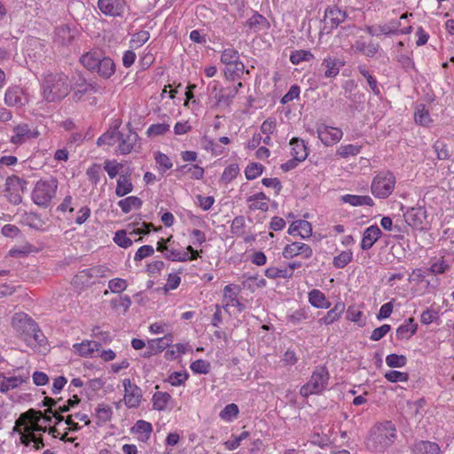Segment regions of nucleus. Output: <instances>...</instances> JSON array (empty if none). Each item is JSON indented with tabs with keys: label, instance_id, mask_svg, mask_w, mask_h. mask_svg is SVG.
Here are the masks:
<instances>
[{
	"label": "nucleus",
	"instance_id": "60",
	"mask_svg": "<svg viewBox=\"0 0 454 454\" xmlns=\"http://www.w3.org/2000/svg\"><path fill=\"white\" fill-rule=\"evenodd\" d=\"M59 400H55L51 397H44L43 401V406H48L49 408L45 410L43 414V421L44 422H51V417L49 415V413H52V411L55 410L56 406L58 405Z\"/></svg>",
	"mask_w": 454,
	"mask_h": 454
},
{
	"label": "nucleus",
	"instance_id": "40",
	"mask_svg": "<svg viewBox=\"0 0 454 454\" xmlns=\"http://www.w3.org/2000/svg\"><path fill=\"white\" fill-rule=\"evenodd\" d=\"M132 191V184L130 178L127 176H121L117 180L116 195L122 197Z\"/></svg>",
	"mask_w": 454,
	"mask_h": 454
},
{
	"label": "nucleus",
	"instance_id": "20",
	"mask_svg": "<svg viewBox=\"0 0 454 454\" xmlns=\"http://www.w3.org/2000/svg\"><path fill=\"white\" fill-rule=\"evenodd\" d=\"M29 380L28 373L18 376H6L0 373V392L4 394L9 390L18 388L23 383H27Z\"/></svg>",
	"mask_w": 454,
	"mask_h": 454
},
{
	"label": "nucleus",
	"instance_id": "59",
	"mask_svg": "<svg viewBox=\"0 0 454 454\" xmlns=\"http://www.w3.org/2000/svg\"><path fill=\"white\" fill-rule=\"evenodd\" d=\"M114 241L121 247L128 248L132 245V240L127 236L126 231H117L114 237Z\"/></svg>",
	"mask_w": 454,
	"mask_h": 454
},
{
	"label": "nucleus",
	"instance_id": "21",
	"mask_svg": "<svg viewBox=\"0 0 454 454\" xmlns=\"http://www.w3.org/2000/svg\"><path fill=\"white\" fill-rule=\"evenodd\" d=\"M4 102L12 107H21L27 102V98L21 88L14 86L5 91Z\"/></svg>",
	"mask_w": 454,
	"mask_h": 454
},
{
	"label": "nucleus",
	"instance_id": "38",
	"mask_svg": "<svg viewBox=\"0 0 454 454\" xmlns=\"http://www.w3.org/2000/svg\"><path fill=\"white\" fill-rule=\"evenodd\" d=\"M245 71V65L243 62L239 61L231 66H226L224 69V74L227 79L235 80L241 78Z\"/></svg>",
	"mask_w": 454,
	"mask_h": 454
},
{
	"label": "nucleus",
	"instance_id": "28",
	"mask_svg": "<svg viewBox=\"0 0 454 454\" xmlns=\"http://www.w3.org/2000/svg\"><path fill=\"white\" fill-rule=\"evenodd\" d=\"M288 233L291 235L298 234L302 239L309 238L312 234L310 223L305 220H298L292 223L289 226Z\"/></svg>",
	"mask_w": 454,
	"mask_h": 454
},
{
	"label": "nucleus",
	"instance_id": "56",
	"mask_svg": "<svg viewBox=\"0 0 454 454\" xmlns=\"http://www.w3.org/2000/svg\"><path fill=\"white\" fill-rule=\"evenodd\" d=\"M190 368L194 373L207 374L210 371V364L207 360L198 359L191 364Z\"/></svg>",
	"mask_w": 454,
	"mask_h": 454
},
{
	"label": "nucleus",
	"instance_id": "16",
	"mask_svg": "<svg viewBox=\"0 0 454 454\" xmlns=\"http://www.w3.org/2000/svg\"><path fill=\"white\" fill-rule=\"evenodd\" d=\"M312 254V248L302 242H293L286 245L283 250V256L286 259H291L295 256H301L302 259H309Z\"/></svg>",
	"mask_w": 454,
	"mask_h": 454
},
{
	"label": "nucleus",
	"instance_id": "64",
	"mask_svg": "<svg viewBox=\"0 0 454 454\" xmlns=\"http://www.w3.org/2000/svg\"><path fill=\"white\" fill-rule=\"evenodd\" d=\"M127 286L128 285L126 280L122 278H114L108 282V287L111 292L116 294L123 292L126 290Z\"/></svg>",
	"mask_w": 454,
	"mask_h": 454
},
{
	"label": "nucleus",
	"instance_id": "11",
	"mask_svg": "<svg viewBox=\"0 0 454 454\" xmlns=\"http://www.w3.org/2000/svg\"><path fill=\"white\" fill-rule=\"evenodd\" d=\"M124 387L123 401L125 405L129 408H137L142 400V390L136 384H133L129 379H124L122 380Z\"/></svg>",
	"mask_w": 454,
	"mask_h": 454
},
{
	"label": "nucleus",
	"instance_id": "25",
	"mask_svg": "<svg viewBox=\"0 0 454 454\" xmlns=\"http://www.w3.org/2000/svg\"><path fill=\"white\" fill-rule=\"evenodd\" d=\"M106 269L100 266L92 267L81 270L75 276V281H80L83 285L94 283L95 279L102 278Z\"/></svg>",
	"mask_w": 454,
	"mask_h": 454
},
{
	"label": "nucleus",
	"instance_id": "9",
	"mask_svg": "<svg viewBox=\"0 0 454 454\" xmlns=\"http://www.w3.org/2000/svg\"><path fill=\"white\" fill-rule=\"evenodd\" d=\"M20 324V326H24L27 333H30L33 339L39 345H43L45 341V337L42 331L38 328L35 322L29 317L24 314H16L12 317V325L17 326V324Z\"/></svg>",
	"mask_w": 454,
	"mask_h": 454
},
{
	"label": "nucleus",
	"instance_id": "24",
	"mask_svg": "<svg viewBox=\"0 0 454 454\" xmlns=\"http://www.w3.org/2000/svg\"><path fill=\"white\" fill-rule=\"evenodd\" d=\"M26 185L27 182L19 176H9L5 181V191L7 192L5 196L20 199Z\"/></svg>",
	"mask_w": 454,
	"mask_h": 454
},
{
	"label": "nucleus",
	"instance_id": "55",
	"mask_svg": "<svg viewBox=\"0 0 454 454\" xmlns=\"http://www.w3.org/2000/svg\"><path fill=\"white\" fill-rule=\"evenodd\" d=\"M265 276L269 278H290V270L285 269H278L276 267H270L266 269L265 270Z\"/></svg>",
	"mask_w": 454,
	"mask_h": 454
},
{
	"label": "nucleus",
	"instance_id": "37",
	"mask_svg": "<svg viewBox=\"0 0 454 454\" xmlns=\"http://www.w3.org/2000/svg\"><path fill=\"white\" fill-rule=\"evenodd\" d=\"M101 54L102 53L98 51H89L81 57L80 61L85 68L90 71L91 69L96 68L97 61L100 58Z\"/></svg>",
	"mask_w": 454,
	"mask_h": 454
},
{
	"label": "nucleus",
	"instance_id": "19",
	"mask_svg": "<svg viewBox=\"0 0 454 454\" xmlns=\"http://www.w3.org/2000/svg\"><path fill=\"white\" fill-rule=\"evenodd\" d=\"M98 7L103 14L117 17L123 13L125 3L123 0H98Z\"/></svg>",
	"mask_w": 454,
	"mask_h": 454
},
{
	"label": "nucleus",
	"instance_id": "48",
	"mask_svg": "<svg viewBox=\"0 0 454 454\" xmlns=\"http://www.w3.org/2000/svg\"><path fill=\"white\" fill-rule=\"evenodd\" d=\"M239 407L235 403L227 404L220 412V418L227 422L232 421L239 415Z\"/></svg>",
	"mask_w": 454,
	"mask_h": 454
},
{
	"label": "nucleus",
	"instance_id": "52",
	"mask_svg": "<svg viewBox=\"0 0 454 454\" xmlns=\"http://www.w3.org/2000/svg\"><path fill=\"white\" fill-rule=\"evenodd\" d=\"M386 364L392 368H401L406 365L407 358L403 355L390 354L386 357Z\"/></svg>",
	"mask_w": 454,
	"mask_h": 454
},
{
	"label": "nucleus",
	"instance_id": "30",
	"mask_svg": "<svg viewBox=\"0 0 454 454\" xmlns=\"http://www.w3.org/2000/svg\"><path fill=\"white\" fill-rule=\"evenodd\" d=\"M418 325L414 318L410 317L396 329V338L398 340H409L417 331Z\"/></svg>",
	"mask_w": 454,
	"mask_h": 454
},
{
	"label": "nucleus",
	"instance_id": "13",
	"mask_svg": "<svg viewBox=\"0 0 454 454\" xmlns=\"http://www.w3.org/2000/svg\"><path fill=\"white\" fill-rule=\"evenodd\" d=\"M317 133L318 138L326 146L337 144L343 136V132L340 129L330 127L325 124L317 125Z\"/></svg>",
	"mask_w": 454,
	"mask_h": 454
},
{
	"label": "nucleus",
	"instance_id": "27",
	"mask_svg": "<svg viewBox=\"0 0 454 454\" xmlns=\"http://www.w3.org/2000/svg\"><path fill=\"white\" fill-rule=\"evenodd\" d=\"M381 231L377 225H371L370 227L366 228L363 234L361 248L363 250L370 249L379 239Z\"/></svg>",
	"mask_w": 454,
	"mask_h": 454
},
{
	"label": "nucleus",
	"instance_id": "41",
	"mask_svg": "<svg viewBox=\"0 0 454 454\" xmlns=\"http://www.w3.org/2000/svg\"><path fill=\"white\" fill-rule=\"evenodd\" d=\"M239 60V53L234 48L224 49L221 55V62L226 66H231Z\"/></svg>",
	"mask_w": 454,
	"mask_h": 454
},
{
	"label": "nucleus",
	"instance_id": "32",
	"mask_svg": "<svg viewBox=\"0 0 454 454\" xmlns=\"http://www.w3.org/2000/svg\"><path fill=\"white\" fill-rule=\"evenodd\" d=\"M291 154L298 161H303L308 157V150L302 139L294 137L290 141Z\"/></svg>",
	"mask_w": 454,
	"mask_h": 454
},
{
	"label": "nucleus",
	"instance_id": "12",
	"mask_svg": "<svg viewBox=\"0 0 454 454\" xmlns=\"http://www.w3.org/2000/svg\"><path fill=\"white\" fill-rule=\"evenodd\" d=\"M58 182L50 177L39 180L33 191V199H53L56 195Z\"/></svg>",
	"mask_w": 454,
	"mask_h": 454
},
{
	"label": "nucleus",
	"instance_id": "23",
	"mask_svg": "<svg viewBox=\"0 0 454 454\" xmlns=\"http://www.w3.org/2000/svg\"><path fill=\"white\" fill-rule=\"evenodd\" d=\"M252 16L249 17L244 23V26L253 32H259L270 28V24L269 20L256 11L250 10Z\"/></svg>",
	"mask_w": 454,
	"mask_h": 454
},
{
	"label": "nucleus",
	"instance_id": "6",
	"mask_svg": "<svg viewBox=\"0 0 454 454\" xmlns=\"http://www.w3.org/2000/svg\"><path fill=\"white\" fill-rule=\"evenodd\" d=\"M41 421L44 424L48 423L43 421V415L41 411L30 409L20 416L16 420V426L24 427L25 432L35 434V432H46V427L39 424Z\"/></svg>",
	"mask_w": 454,
	"mask_h": 454
},
{
	"label": "nucleus",
	"instance_id": "1",
	"mask_svg": "<svg viewBox=\"0 0 454 454\" xmlns=\"http://www.w3.org/2000/svg\"><path fill=\"white\" fill-rule=\"evenodd\" d=\"M397 438L395 425L390 420L375 423L365 440L366 449L373 452H384Z\"/></svg>",
	"mask_w": 454,
	"mask_h": 454
},
{
	"label": "nucleus",
	"instance_id": "51",
	"mask_svg": "<svg viewBox=\"0 0 454 454\" xmlns=\"http://www.w3.org/2000/svg\"><path fill=\"white\" fill-rule=\"evenodd\" d=\"M358 71L367 81V83L370 86L371 90L373 91V93L379 95L380 93V90L378 87L376 78L369 73V71L365 68L364 66H359Z\"/></svg>",
	"mask_w": 454,
	"mask_h": 454
},
{
	"label": "nucleus",
	"instance_id": "43",
	"mask_svg": "<svg viewBox=\"0 0 454 454\" xmlns=\"http://www.w3.org/2000/svg\"><path fill=\"white\" fill-rule=\"evenodd\" d=\"M414 120L416 123L421 126H427L432 121L429 112L426 109L424 105H419L416 108Z\"/></svg>",
	"mask_w": 454,
	"mask_h": 454
},
{
	"label": "nucleus",
	"instance_id": "63",
	"mask_svg": "<svg viewBox=\"0 0 454 454\" xmlns=\"http://www.w3.org/2000/svg\"><path fill=\"white\" fill-rule=\"evenodd\" d=\"M112 409L105 404H99L97 408V418L99 421L106 423L112 418Z\"/></svg>",
	"mask_w": 454,
	"mask_h": 454
},
{
	"label": "nucleus",
	"instance_id": "57",
	"mask_svg": "<svg viewBox=\"0 0 454 454\" xmlns=\"http://www.w3.org/2000/svg\"><path fill=\"white\" fill-rule=\"evenodd\" d=\"M263 170V166L260 163H250L245 169V176L248 180H253L259 176Z\"/></svg>",
	"mask_w": 454,
	"mask_h": 454
},
{
	"label": "nucleus",
	"instance_id": "29",
	"mask_svg": "<svg viewBox=\"0 0 454 454\" xmlns=\"http://www.w3.org/2000/svg\"><path fill=\"white\" fill-rule=\"evenodd\" d=\"M153 432V426L151 423L140 419L131 427V433L138 434V440L141 442H147Z\"/></svg>",
	"mask_w": 454,
	"mask_h": 454
},
{
	"label": "nucleus",
	"instance_id": "35",
	"mask_svg": "<svg viewBox=\"0 0 454 454\" xmlns=\"http://www.w3.org/2000/svg\"><path fill=\"white\" fill-rule=\"evenodd\" d=\"M309 301L316 308L327 309L330 302L326 300L325 295L318 289H313L309 293Z\"/></svg>",
	"mask_w": 454,
	"mask_h": 454
},
{
	"label": "nucleus",
	"instance_id": "33",
	"mask_svg": "<svg viewBox=\"0 0 454 454\" xmlns=\"http://www.w3.org/2000/svg\"><path fill=\"white\" fill-rule=\"evenodd\" d=\"M344 310L345 304L341 301L337 302L335 306L332 309H330L324 317L319 319V323L321 325H331L340 317Z\"/></svg>",
	"mask_w": 454,
	"mask_h": 454
},
{
	"label": "nucleus",
	"instance_id": "47",
	"mask_svg": "<svg viewBox=\"0 0 454 454\" xmlns=\"http://www.w3.org/2000/svg\"><path fill=\"white\" fill-rule=\"evenodd\" d=\"M314 59V55L310 51L298 50L290 55V61L294 65H299L302 61H309Z\"/></svg>",
	"mask_w": 454,
	"mask_h": 454
},
{
	"label": "nucleus",
	"instance_id": "17",
	"mask_svg": "<svg viewBox=\"0 0 454 454\" xmlns=\"http://www.w3.org/2000/svg\"><path fill=\"white\" fill-rule=\"evenodd\" d=\"M138 138V135L132 130H129L127 133L120 131L117 137V152L121 154L130 153L134 150Z\"/></svg>",
	"mask_w": 454,
	"mask_h": 454
},
{
	"label": "nucleus",
	"instance_id": "3",
	"mask_svg": "<svg viewBox=\"0 0 454 454\" xmlns=\"http://www.w3.org/2000/svg\"><path fill=\"white\" fill-rule=\"evenodd\" d=\"M329 372L325 366L317 367L309 380L300 389V395L308 397L311 395H319L328 386Z\"/></svg>",
	"mask_w": 454,
	"mask_h": 454
},
{
	"label": "nucleus",
	"instance_id": "53",
	"mask_svg": "<svg viewBox=\"0 0 454 454\" xmlns=\"http://www.w3.org/2000/svg\"><path fill=\"white\" fill-rule=\"evenodd\" d=\"M239 173V167L237 163H232L227 166L221 176V180L223 183H230L232 181Z\"/></svg>",
	"mask_w": 454,
	"mask_h": 454
},
{
	"label": "nucleus",
	"instance_id": "49",
	"mask_svg": "<svg viewBox=\"0 0 454 454\" xmlns=\"http://www.w3.org/2000/svg\"><path fill=\"white\" fill-rule=\"evenodd\" d=\"M112 307L116 310H121L123 313L131 306V299L128 295H121L111 301Z\"/></svg>",
	"mask_w": 454,
	"mask_h": 454
},
{
	"label": "nucleus",
	"instance_id": "45",
	"mask_svg": "<svg viewBox=\"0 0 454 454\" xmlns=\"http://www.w3.org/2000/svg\"><path fill=\"white\" fill-rule=\"evenodd\" d=\"M400 27V20H392L386 24L379 25L377 30L380 35H389L399 33Z\"/></svg>",
	"mask_w": 454,
	"mask_h": 454
},
{
	"label": "nucleus",
	"instance_id": "39",
	"mask_svg": "<svg viewBox=\"0 0 454 454\" xmlns=\"http://www.w3.org/2000/svg\"><path fill=\"white\" fill-rule=\"evenodd\" d=\"M154 160L158 168V170L160 174H164L167 170L170 169L173 167L172 160L169 157L162 153L160 152H156L154 153Z\"/></svg>",
	"mask_w": 454,
	"mask_h": 454
},
{
	"label": "nucleus",
	"instance_id": "62",
	"mask_svg": "<svg viewBox=\"0 0 454 454\" xmlns=\"http://www.w3.org/2000/svg\"><path fill=\"white\" fill-rule=\"evenodd\" d=\"M385 378L389 382H406L409 380L407 372L389 371L385 373Z\"/></svg>",
	"mask_w": 454,
	"mask_h": 454
},
{
	"label": "nucleus",
	"instance_id": "2",
	"mask_svg": "<svg viewBox=\"0 0 454 454\" xmlns=\"http://www.w3.org/2000/svg\"><path fill=\"white\" fill-rule=\"evenodd\" d=\"M68 77L63 73H50L44 75L42 96L47 102H57L66 98L70 91Z\"/></svg>",
	"mask_w": 454,
	"mask_h": 454
},
{
	"label": "nucleus",
	"instance_id": "31",
	"mask_svg": "<svg viewBox=\"0 0 454 454\" xmlns=\"http://www.w3.org/2000/svg\"><path fill=\"white\" fill-rule=\"evenodd\" d=\"M174 337L172 333H168L161 338L151 340L148 342L149 348L152 353L157 354L162 352L168 348L173 342Z\"/></svg>",
	"mask_w": 454,
	"mask_h": 454
},
{
	"label": "nucleus",
	"instance_id": "4",
	"mask_svg": "<svg viewBox=\"0 0 454 454\" xmlns=\"http://www.w3.org/2000/svg\"><path fill=\"white\" fill-rule=\"evenodd\" d=\"M169 241L170 238L166 240L162 239L157 244V250L163 253L166 259L174 262H186L188 260H196L199 257V252L194 250L192 247L188 246L186 251L179 250L168 246L166 243Z\"/></svg>",
	"mask_w": 454,
	"mask_h": 454
},
{
	"label": "nucleus",
	"instance_id": "10",
	"mask_svg": "<svg viewBox=\"0 0 454 454\" xmlns=\"http://www.w3.org/2000/svg\"><path fill=\"white\" fill-rule=\"evenodd\" d=\"M405 222L412 227L423 229L427 224V213L425 206L417 205L409 207L403 214Z\"/></svg>",
	"mask_w": 454,
	"mask_h": 454
},
{
	"label": "nucleus",
	"instance_id": "42",
	"mask_svg": "<svg viewBox=\"0 0 454 454\" xmlns=\"http://www.w3.org/2000/svg\"><path fill=\"white\" fill-rule=\"evenodd\" d=\"M101 68L98 75L104 79L110 78L115 72V65L112 59L109 57H105L101 59Z\"/></svg>",
	"mask_w": 454,
	"mask_h": 454
},
{
	"label": "nucleus",
	"instance_id": "7",
	"mask_svg": "<svg viewBox=\"0 0 454 454\" xmlns=\"http://www.w3.org/2000/svg\"><path fill=\"white\" fill-rule=\"evenodd\" d=\"M395 184V178L390 172L378 174L372 183V192L377 198L386 199L388 197Z\"/></svg>",
	"mask_w": 454,
	"mask_h": 454
},
{
	"label": "nucleus",
	"instance_id": "26",
	"mask_svg": "<svg viewBox=\"0 0 454 454\" xmlns=\"http://www.w3.org/2000/svg\"><path fill=\"white\" fill-rule=\"evenodd\" d=\"M75 352L82 356H97L99 352L100 344L95 340H83L73 346Z\"/></svg>",
	"mask_w": 454,
	"mask_h": 454
},
{
	"label": "nucleus",
	"instance_id": "5",
	"mask_svg": "<svg viewBox=\"0 0 454 454\" xmlns=\"http://www.w3.org/2000/svg\"><path fill=\"white\" fill-rule=\"evenodd\" d=\"M209 90V102L211 107L230 106L232 99L237 95V89L219 88L217 81H212L207 85Z\"/></svg>",
	"mask_w": 454,
	"mask_h": 454
},
{
	"label": "nucleus",
	"instance_id": "36",
	"mask_svg": "<svg viewBox=\"0 0 454 454\" xmlns=\"http://www.w3.org/2000/svg\"><path fill=\"white\" fill-rule=\"evenodd\" d=\"M171 400V395L167 392H156L153 395V406L154 410L157 411H164L169 401Z\"/></svg>",
	"mask_w": 454,
	"mask_h": 454
},
{
	"label": "nucleus",
	"instance_id": "54",
	"mask_svg": "<svg viewBox=\"0 0 454 454\" xmlns=\"http://www.w3.org/2000/svg\"><path fill=\"white\" fill-rule=\"evenodd\" d=\"M150 38V34L146 30L135 33L130 40L131 47L139 48L144 45Z\"/></svg>",
	"mask_w": 454,
	"mask_h": 454
},
{
	"label": "nucleus",
	"instance_id": "15",
	"mask_svg": "<svg viewBox=\"0 0 454 454\" xmlns=\"http://www.w3.org/2000/svg\"><path fill=\"white\" fill-rule=\"evenodd\" d=\"M343 66L344 62L340 59L328 56L323 59L318 72L324 78H335Z\"/></svg>",
	"mask_w": 454,
	"mask_h": 454
},
{
	"label": "nucleus",
	"instance_id": "46",
	"mask_svg": "<svg viewBox=\"0 0 454 454\" xmlns=\"http://www.w3.org/2000/svg\"><path fill=\"white\" fill-rule=\"evenodd\" d=\"M412 53L398 52L395 56L396 61L406 72L415 69V64L411 58Z\"/></svg>",
	"mask_w": 454,
	"mask_h": 454
},
{
	"label": "nucleus",
	"instance_id": "44",
	"mask_svg": "<svg viewBox=\"0 0 454 454\" xmlns=\"http://www.w3.org/2000/svg\"><path fill=\"white\" fill-rule=\"evenodd\" d=\"M353 259V253L351 250L342 251L340 254L333 257V264L336 269H343Z\"/></svg>",
	"mask_w": 454,
	"mask_h": 454
},
{
	"label": "nucleus",
	"instance_id": "8",
	"mask_svg": "<svg viewBox=\"0 0 454 454\" xmlns=\"http://www.w3.org/2000/svg\"><path fill=\"white\" fill-rule=\"evenodd\" d=\"M13 135L10 138V142L15 145H20L28 140L37 138L40 135L35 127L26 122H20L12 129Z\"/></svg>",
	"mask_w": 454,
	"mask_h": 454
},
{
	"label": "nucleus",
	"instance_id": "18",
	"mask_svg": "<svg viewBox=\"0 0 454 454\" xmlns=\"http://www.w3.org/2000/svg\"><path fill=\"white\" fill-rule=\"evenodd\" d=\"M241 292L240 286L230 284L223 288V300L226 301L223 308L235 307L239 312L245 309V305L239 300V295Z\"/></svg>",
	"mask_w": 454,
	"mask_h": 454
},
{
	"label": "nucleus",
	"instance_id": "14",
	"mask_svg": "<svg viewBox=\"0 0 454 454\" xmlns=\"http://www.w3.org/2000/svg\"><path fill=\"white\" fill-rule=\"evenodd\" d=\"M78 34V29L75 27L64 24L55 28L53 40L60 46H67L74 41Z\"/></svg>",
	"mask_w": 454,
	"mask_h": 454
},
{
	"label": "nucleus",
	"instance_id": "58",
	"mask_svg": "<svg viewBox=\"0 0 454 454\" xmlns=\"http://www.w3.org/2000/svg\"><path fill=\"white\" fill-rule=\"evenodd\" d=\"M187 350V345L183 343H177L171 347V348L168 349L165 353V356L167 359H176L177 356L184 354Z\"/></svg>",
	"mask_w": 454,
	"mask_h": 454
},
{
	"label": "nucleus",
	"instance_id": "22",
	"mask_svg": "<svg viewBox=\"0 0 454 454\" xmlns=\"http://www.w3.org/2000/svg\"><path fill=\"white\" fill-rule=\"evenodd\" d=\"M324 18L326 24L330 23L331 28H336L346 20L348 14L338 6L333 5L325 9Z\"/></svg>",
	"mask_w": 454,
	"mask_h": 454
},
{
	"label": "nucleus",
	"instance_id": "34",
	"mask_svg": "<svg viewBox=\"0 0 454 454\" xmlns=\"http://www.w3.org/2000/svg\"><path fill=\"white\" fill-rule=\"evenodd\" d=\"M413 452L415 454H439L440 447L435 442L421 441L414 444Z\"/></svg>",
	"mask_w": 454,
	"mask_h": 454
},
{
	"label": "nucleus",
	"instance_id": "50",
	"mask_svg": "<svg viewBox=\"0 0 454 454\" xmlns=\"http://www.w3.org/2000/svg\"><path fill=\"white\" fill-rule=\"evenodd\" d=\"M119 130L114 129L111 131H106L102 136H100L97 141L98 145H114L117 144V137L119 135Z\"/></svg>",
	"mask_w": 454,
	"mask_h": 454
},
{
	"label": "nucleus",
	"instance_id": "61",
	"mask_svg": "<svg viewBox=\"0 0 454 454\" xmlns=\"http://www.w3.org/2000/svg\"><path fill=\"white\" fill-rule=\"evenodd\" d=\"M361 146L356 145H341L338 150V154L343 158L355 156L360 153Z\"/></svg>",
	"mask_w": 454,
	"mask_h": 454
}]
</instances>
